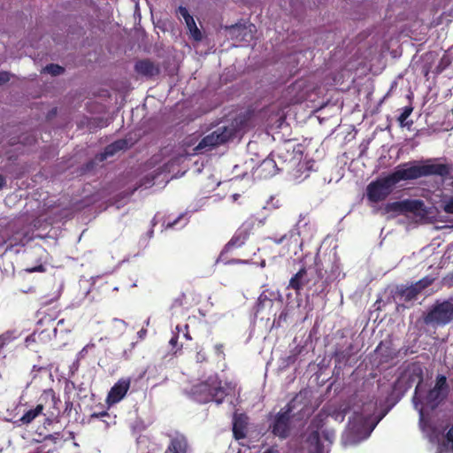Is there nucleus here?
Segmentation results:
<instances>
[{
  "instance_id": "obj_43",
  "label": "nucleus",
  "mask_w": 453,
  "mask_h": 453,
  "mask_svg": "<svg viewBox=\"0 0 453 453\" xmlns=\"http://www.w3.org/2000/svg\"><path fill=\"white\" fill-rule=\"evenodd\" d=\"M90 346H91V347H94V346H95V344H94V343L87 344V346L85 347V349L89 348Z\"/></svg>"
},
{
  "instance_id": "obj_1",
  "label": "nucleus",
  "mask_w": 453,
  "mask_h": 453,
  "mask_svg": "<svg viewBox=\"0 0 453 453\" xmlns=\"http://www.w3.org/2000/svg\"><path fill=\"white\" fill-rule=\"evenodd\" d=\"M234 387L230 383H225L219 380L218 377H210L208 380L198 383L192 387L191 395L194 399L199 403H207L215 401L218 404L221 403L224 397L231 394Z\"/></svg>"
},
{
  "instance_id": "obj_38",
  "label": "nucleus",
  "mask_w": 453,
  "mask_h": 453,
  "mask_svg": "<svg viewBox=\"0 0 453 453\" xmlns=\"http://www.w3.org/2000/svg\"><path fill=\"white\" fill-rule=\"evenodd\" d=\"M106 415H107L106 411H102L100 413H94V414H92V417L98 418V417H103V416H106Z\"/></svg>"
},
{
  "instance_id": "obj_44",
  "label": "nucleus",
  "mask_w": 453,
  "mask_h": 453,
  "mask_svg": "<svg viewBox=\"0 0 453 453\" xmlns=\"http://www.w3.org/2000/svg\"><path fill=\"white\" fill-rule=\"evenodd\" d=\"M185 337H186L187 339H188V340H190V339H191V337L189 336V334H185Z\"/></svg>"
},
{
  "instance_id": "obj_33",
  "label": "nucleus",
  "mask_w": 453,
  "mask_h": 453,
  "mask_svg": "<svg viewBox=\"0 0 453 453\" xmlns=\"http://www.w3.org/2000/svg\"><path fill=\"white\" fill-rule=\"evenodd\" d=\"M196 360L198 362H203L205 360V355L202 353V351H198L196 354Z\"/></svg>"
},
{
  "instance_id": "obj_22",
  "label": "nucleus",
  "mask_w": 453,
  "mask_h": 453,
  "mask_svg": "<svg viewBox=\"0 0 453 453\" xmlns=\"http://www.w3.org/2000/svg\"><path fill=\"white\" fill-rule=\"evenodd\" d=\"M185 23H186V26H187L188 29L189 30V33L192 35V37L196 41H200L202 39V35H201V32L198 29V27H196L193 17L190 19H187Z\"/></svg>"
},
{
  "instance_id": "obj_3",
  "label": "nucleus",
  "mask_w": 453,
  "mask_h": 453,
  "mask_svg": "<svg viewBox=\"0 0 453 453\" xmlns=\"http://www.w3.org/2000/svg\"><path fill=\"white\" fill-rule=\"evenodd\" d=\"M236 127L237 125H231L229 127H219L216 130L204 136L195 147L194 150L196 153H203L226 142L229 139L235 135L237 132Z\"/></svg>"
},
{
  "instance_id": "obj_9",
  "label": "nucleus",
  "mask_w": 453,
  "mask_h": 453,
  "mask_svg": "<svg viewBox=\"0 0 453 453\" xmlns=\"http://www.w3.org/2000/svg\"><path fill=\"white\" fill-rule=\"evenodd\" d=\"M395 183L400 180H414L423 177L422 164L416 162H410L398 167L393 173H391Z\"/></svg>"
},
{
  "instance_id": "obj_41",
  "label": "nucleus",
  "mask_w": 453,
  "mask_h": 453,
  "mask_svg": "<svg viewBox=\"0 0 453 453\" xmlns=\"http://www.w3.org/2000/svg\"><path fill=\"white\" fill-rule=\"evenodd\" d=\"M283 239H284V236H283V237H281L280 239H279V240L275 241V242H276V243H278V244H280V243H281V242H282Z\"/></svg>"
},
{
  "instance_id": "obj_11",
  "label": "nucleus",
  "mask_w": 453,
  "mask_h": 453,
  "mask_svg": "<svg viewBox=\"0 0 453 453\" xmlns=\"http://www.w3.org/2000/svg\"><path fill=\"white\" fill-rule=\"evenodd\" d=\"M134 71L141 76L152 78L159 74L160 68L157 64L150 59H142L135 63Z\"/></svg>"
},
{
  "instance_id": "obj_36",
  "label": "nucleus",
  "mask_w": 453,
  "mask_h": 453,
  "mask_svg": "<svg viewBox=\"0 0 453 453\" xmlns=\"http://www.w3.org/2000/svg\"><path fill=\"white\" fill-rule=\"evenodd\" d=\"M23 293H30V292H34L35 288L33 286H29L27 288H23L20 289Z\"/></svg>"
},
{
  "instance_id": "obj_30",
  "label": "nucleus",
  "mask_w": 453,
  "mask_h": 453,
  "mask_svg": "<svg viewBox=\"0 0 453 453\" xmlns=\"http://www.w3.org/2000/svg\"><path fill=\"white\" fill-rule=\"evenodd\" d=\"M10 81V74L7 72H0V85H3Z\"/></svg>"
},
{
  "instance_id": "obj_42",
  "label": "nucleus",
  "mask_w": 453,
  "mask_h": 453,
  "mask_svg": "<svg viewBox=\"0 0 453 453\" xmlns=\"http://www.w3.org/2000/svg\"><path fill=\"white\" fill-rule=\"evenodd\" d=\"M145 334H146V331H144V330H142L139 332L140 337H142Z\"/></svg>"
},
{
  "instance_id": "obj_24",
  "label": "nucleus",
  "mask_w": 453,
  "mask_h": 453,
  "mask_svg": "<svg viewBox=\"0 0 453 453\" xmlns=\"http://www.w3.org/2000/svg\"><path fill=\"white\" fill-rule=\"evenodd\" d=\"M43 71L54 76H57L64 73V68L58 65L50 64L46 65Z\"/></svg>"
},
{
  "instance_id": "obj_18",
  "label": "nucleus",
  "mask_w": 453,
  "mask_h": 453,
  "mask_svg": "<svg viewBox=\"0 0 453 453\" xmlns=\"http://www.w3.org/2000/svg\"><path fill=\"white\" fill-rule=\"evenodd\" d=\"M249 236V231L247 229H239L231 240L226 244L225 250L229 251L233 248L241 247Z\"/></svg>"
},
{
  "instance_id": "obj_45",
  "label": "nucleus",
  "mask_w": 453,
  "mask_h": 453,
  "mask_svg": "<svg viewBox=\"0 0 453 453\" xmlns=\"http://www.w3.org/2000/svg\"><path fill=\"white\" fill-rule=\"evenodd\" d=\"M63 323H64V319H61V320H59V321H58V325H59V324H60V325H63Z\"/></svg>"
},
{
  "instance_id": "obj_14",
  "label": "nucleus",
  "mask_w": 453,
  "mask_h": 453,
  "mask_svg": "<svg viewBox=\"0 0 453 453\" xmlns=\"http://www.w3.org/2000/svg\"><path fill=\"white\" fill-rule=\"evenodd\" d=\"M422 164L423 176L437 175L446 177L450 173V167L445 164Z\"/></svg>"
},
{
  "instance_id": "obj_21",
  "label": "nucleus",
  "mask_w": 453,
  "mask_h": 453,
  "mask_svg": "<svg viewBox=\"0 0 453 453\" xmlns=\"http://www.w3.org/2000/svg\"><path fill=\"white\" fill-rule=\"evenodd\" d=\"M43 411V405L38 404L35 409L27 411L20 418L22 424L31 423Z\"/></svg>"
},
{
  "instance_id": "obj_27",
  "label": "nucleus",
  "mask_w": 453,
  "mask_h": 453,
  "mask_svg": "<svg viewBox=\"0 0 453 453\" xmlns=\"http://www.w3.org/2000/svg\"><path fill=\"white\" fill-rule=\"evenodd\" d=\"M12 341V334L7 332L0 335V349Z\"/></svg>"
},
{
  "instance_id": "obj_15",
  "label": "nucleus",
  "mask_w": 453,
  "mask_h": 453,
  "mask_svg": "<svg viewBox=\"0 0 453 453\" xmlns=\"http://www.w3.org/2000/svg\"><path fill=\"white\" fill-rule=\"evenodd\" d=\"M248 425V417L235 414L233 420V433L236 439H242L246 436Z\"/></svg>"
},
{
  "instance_id": "obj_28",
  "label": "nucleus",
  "mask_w": 453,
  "mask_h": 453,
  "mask_svg": "<svg viewBox=\"0 0 453 453\" xmlns=\"http://www.w3.org/2000/svg\"><path fill=\"white\" fill-rule=\"evenodd\" d=\"M178 12L184 19L185 21L187 20V19L192 18V16L189 14L186 7L180 6L178 8Z\"/></svg>"
},
{
  "instance_id": "obj_37",
  "label": "nucleus",
  "mask_w": 453,
  "mask_h": 453,
  "mask_svg": "<svg viewBox=\"0 0 453 453\" xmlns=\"http://www.w3.org/2000/svg\"><path fill=\"white\" fill-rule=\"evenodd\" d=\"M177 342H178V336H176V335H175V336H173V337L170 340L169 343H170L172 346H175V345L177 344Z\"/></svg>"
},
{
  "instance_id": "obj_35",
  "label": "nucleus",
  "mask_w": 453,
  "mask_h": 453,
  "mask_svg": "<svg viewBox=\"0 0 453 453\" xmlns=\"http://www.w3.org/2000/svg\"><path fill=\"white\" fill-rule=\"evenodd\" d=\"M215 349H216V352H217L219 355L223 354V345H222V344H217V345L215 346Z\"/></svg>"
},
{
  "instance_id": "obj_13",
  "label": "nucleus",
  "mask_w": 453,
  "mask_h": 453,
  "mask_svg": "<svg viewBox=\"0 0 453 453\" xmlns=\"http://www.w3.org/2000/svg\"><path fill=\"white\" fill-rule=\"evenodd\" d=\"M171 441L165 453H187L188 441L186 437L179 433L169 435Z\"/></svg>"
},
{
  "instance_id": "obj_17",
  "label": "nucleus",
  "mask_w": 453,
  "mask_h": 453,
  "mask_svg": "<svg viewBox=\"0 0 453 453\" xmlns=\"http://www.w3.org/2000/svg\"><path fill=\"white\" fill-rule=\"evenodd\" d=\"M281 168L279 167L274 155L271 154L270 157L263 160L260 165V170L264 173L265 177L275 175Z\"/></svg>"
},
{
  "instance_id": "obj_19",
  "label": "nucleus",
  "mask_w": 453,
  "mask_h": 453,
  "mask_svg": "<svg viewBox=\"0 0 453 453\" xmlns=\"http://www.w3.org/2000/svg\"><path fill=\"white\" fill-rule=\"evenodd\" d=\"M305 277L306 270L302 268L291 278L289 280L288 288L297 291L300 290L306 283H308V280L305 279Z\"/></svg>"
},
{
  "instance_id": "obj_46",
  "label": "nucleus",
  "mask_w": 453,
  "mask_h": 453,
  "mask_svg": "<svg viewBox=\"0 0 453 453\" xmlns=\"http://www.w3.org/2000/svg\"><path fill=\"white\" fill-rule=\"evenodd\" d=\"M237 196H238V195H234V199L236 200Z\"/></svg>"
},
{
  "instance_id": "obj_12",
  "label": "nucleus",
  "mask_w": 453,
  "mask_h": 453,
  "mask_svg": "<svg viewBox=\"0 0 453 453\" xmlns=\"http://www.w3.org/2000/svg\"><path fill=\"white\" fill-rule=\"evenodd\" d=\"M130 387V380H119L108 394V402L116 403L119 402L127 394Z\"/></svg>"
},
{
  "instance_id": "obj_16",
  "label": "nucleus",
  "mask_w": 453,
  "mask_h": 453,
  "mask_svg": "<svg viewBox=\"0 0 453 453\" xmlns=\"http://www.w3.org/2000/svg\"><path fill=\"white\" fill-rule=\"evenodd\" d=\"M407 373H409L410 378L414 380L415 378L418 380V385L415 388V395L413 396V403L415 404V407L418 408V404L422 403V400L419 396V392L421 390V382H422V370L419 366L413 365L411 368H410L407 371Z\"/></svg>"
},
{
  "instance_id": "obj_39",
  "label": "nucleus",
  "mask_w": 453,
  "mask_h": 453,
  "mask_svg": "<svg viewBox=\"0 0 453 453\" xmlns=\"http://www.w3.org/2000/svg\"><path fill=\"white\" fill-rule=\"evenodd\" d=\"M49 394L50 395V396H51V399H52L53 403H57V401H58V399H57V397H56V395H55V393H54L52 390H50V391L49 392Z\"/></svg>"
},
{
  "instance_id": "obj_8",
  "label": "nucleus",
  "mask_w": 453,
  "mask_h": 453,
  "mask_svg": "<svg viewBox=\"0 0 453 453\" xmlns=\"http://www.w3.org/2000/svg\"><path fill=\"white\" fill-rule=\"evenodd\" d=\"M448 392L447 380L444 375H439L436 378V383L433 389L426 395V403L432 409H434L441 401L444 399Z\"/></svg>"
},
{
  "instance_id": "obj_32",
  "label": "nucleus",
  "mask_w": 453,
  "mask_h": 453,
  "mask_svg": "<svg viewBox=\"0 0 453 453\" xmlns=\"http://www.w3.org/2000/svg\"><path fill=\"white\" fill-rule=\"evenodd\" d=\"M43 271H44V267L42 265L35 266V267L27 268L25 270L26 273L43 272Z\"/></svg>"
},
{
  "instance_id": "obj_31",
  "label": "nucleus",
  "mask_w": 453,
  "mask_h": 453,
  "mask_svg": "<svg viewBox=\"0 0 453 453\" xmlns=\"http://www.w3.org/2000/svg\"><path fill=\"white\" fill-rule=\"evenodd\" d=\"M113 146L117 149V150H121L124 149V147L126 146L127 142L126 141H122V140H119V141H117L115 142L112 143Z\"/></svg>"
},
{
  "instance_id": "obj_34",
  "label": "nucleus",
  "mask_w": 453,
  "mask_h": 453,
  "mask_svg": "<svg viewBox=\"0 0 453 453\" xmlns=\"http://www.w3.org/2000/svg\"><path fill=\"white\" fill-rule=\"evenodd\" d=\"M6 184V179L4 175L0 174V189H2Z\"/></svg>"
},
{
  "instance_id": "obj_4",
  "label": "nucleus",
  "mask_w": 453,
  "mask_h": 453,
  "mask_svg": "<svg viewBox=\"0 0 453 453\" xmlns=\"http://www.w3.org/2000/svg\"><path fill=\"white\" fill-rule=\"evenodd\" d=\"M433 279L426 277L411 286H399L394 295L397 303H411L416 300L418 295L426 288L430 286Z\"/></svg>"
},
{
  "instance_id": "obj_7",
  "label": "nucleus",
  "mask_w": 453,
  "mask_h": 453,
  "mask_svg": "<svg viewBox=\"0 0 453 453\" xmlns=\"http://www.w3.org/2000/svg\"><path fill=\"white\" fill-rule=\"evenodd\" d=\"M226 36L235 42H250L254 37L256 27L253 24H235L224 27Z\"/></svg>"
},
{
  "instance_id": "obj_23",
  "label": "nucleus",
  "mask_w": 453,
  "mask_h": 453,
  "mask_svg": "<svg viewBox=\"0 0 453 453\" xmlns=\"http://www.w3.org/2000/svg\"><path fill=\"white\" fill-rule=\"evenodd\" d=\"M413 108L411 106H406L403 109V112L398 117V121L401 127H410L412 124V121H406L409 116L411 114Z\"/></svg>"
},
{
  "instance_id": "obj_6",
  "label": "nucleus",
  "mask_w": 453,
  "mask_h": 453,
  "mask_svg": "<svg viewBox=\"0 0 453 453\" xmlns=\"http://www.w3.org/2000/svg\"><path fill=\"white\" fill-rule=\"evenodd\" d=\"M300 395H296L288 405L284 411H280L275 418L274 424L273 426V433L281 438H286L289 432V419L293 409L296 408V403Z\"/></svg>"
},
{
  "instance_id": "obj_10",
  "label": "nucleus",
  "mask_w": 453,
  "mask_h": 453,
  "mask_svg": "<svg viewBox=\"0 0 453 453\" xmlns=\"http://www.w3.org/2000/svg\"><path fill=\"white\" fill-rule=\"evenodd\" d=\"M387 211H395L398 213L413 212L419 214L424 211V203L419 200H404L401 202H395L388 203L386 206Z\"/></svg>"
},
{
  "instance_id": "obj_40",
  "label": "nucleus",
  "mask_w": 453,
  "mask_h": 453,
  "mask_svg": "<svg viewBox=\"0 0 453 453\" xmlns=\"http://www.w3.org/2000/svg\"><path fill=\"white\" fill-rule=\"evenodd\" d=\"M264 453H275V450H273V449H269L266 451H265Z\"/></svg>"
},
{
  "instance_id": "obj_25",
  "label": "nucleus",
  "mask_w": 453,
  "mask_h": 453,
  "mask_svg": "<svg viewBox=\"0 0 453 453\" xmlns=\"http://www.w3.org/2000/svg\"><path fill=\"white\" fill-rule=\"evenodd\" d=\"M442 209L446 213L453 214V197L445 198L442 201Z\"/></svg>"
},
{
  "instance_id": "obj_5",
  "label": "nucleus",
  "mask_w": 453,
  "mask_h": 453,
  "mask_svg": "<svg viewBox=\"0 0 453 453\" xmlns=\"http://www.w3.org/2000/svg\"><path fill=\"white\" fill-rule=\"evenodd\" d=\"M395 184L391 174L370 183L366 189L368 199L372 202L384 200L392 192Z\"/></svg>"
},
{
  "instance_id": "obj_20",
  "label": "nucleus",
  "mask_w": 453,
  "mask_h": 453,
  "mask_svg": "<svg viewBox=\"0 0 453 453\" xmlns=\"http://www.w3.org/2000/svg\"><path fill=\"white\" fill-rule=\"evenodd\" d=\"M365 420L360 414H355L353 418L349 422V429L351 433L358 434L365 427Z\"/></svg>"
},
{
  "instance_id": "obj_26",
  "label": "nucleus",
  "mask_w": 453,
  "mask_h": 453,
  "mask_svg": "<svg viewBox=\"0 0 453 453\" xmlns=\"http://www.w3.org/2000/svg\"><path fill=\"white\" fill-rule=\"evenodd\" d=\"M117 149L113 146V144H110L105 148L104 153L100 155V160L103 161L108 157L113 156L117 152Z\"/></svg>"
},
{
  "instance_id": "obj_29",
  "label": "nucleus",
  "mask_w": 453,
  "mask_h": 453,
  "mask_svg": "<svg viewBox=\"0 0 453 453\" xmlns=\"http://www.w3.org/2000/svg\"><path fill=\"white\" fill-rule=\"evenodd\" d=\"M345 414H346V409H343L339 411H335L333 414V417L334 418L335 420L343 421Z\"/></svg>"
},
{
  "instance_id": "obj_2",
  "label": "nucleus",
  "mask_w": 453,
  "mask_h": 453,
  "mask_svg": "<svg viewBox=\"0 0 453 453\" xmlns=\"http://www.w3.org/2000/svg\"><path fill=\"white\" fill-rule=\"evenodd\" d=\"M453 321V298L436 301L424 316V323L434 327L444 326Z\"/></svg>"
},
{
  "instance_id": "obj_47",
  "label": "nucleus",
  "mask_w": 453,
  "mask_h": 453,
  "mask_svg": "<svg viewBox=\"0 0 453 453\" xmlns=\"http://www.w3.org/2000/svg\"><path fill=\"white\" fill-rule=\"evenodd\" d=\"M277 157H278L279 159H280V158H281V156H280V155H277Z\"/></svg>"
}]
</instances>
